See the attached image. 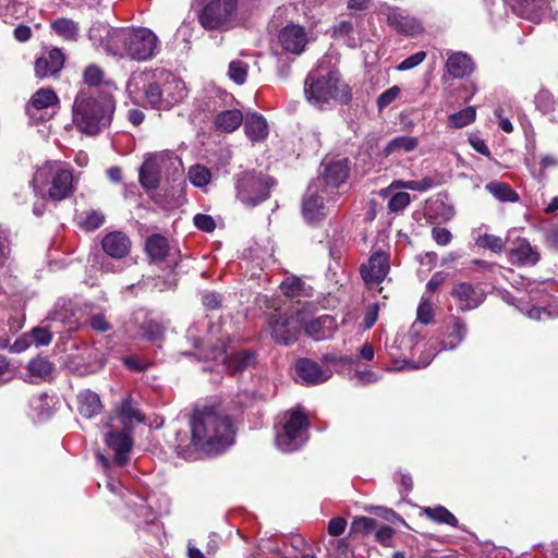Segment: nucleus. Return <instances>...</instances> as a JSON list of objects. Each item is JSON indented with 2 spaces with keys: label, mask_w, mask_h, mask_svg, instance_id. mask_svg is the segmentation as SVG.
<instances>
[{
  "label": "nucleus",
  "mask_w": 558,
  "mask_h": 558,
  "mask_svg": "<svg viewBox=\"0 0 558 558\" xmlns=\"http://www.w3.org/2000/svg\"><path fill=\"white\" fill-rule=\"evenodd\" d=\"M191 437L177 434L179 454L190 447L206 453H220L234 441V429L230 417L214 408L196 409L190 417Z\"/></svg>",
  "instance_id": "1"
},
{
  "label": "nucleus",
  "mask_w": 558,
  "mask_h": 558,
  "mask_svg": "<svg viewBox=\"0 0 558 558\" xmlns=\"http://www.w3.org/2000/svg\"><path fill=\"white\" fill-rule=\"evenodd\" d=\"M114 108L113 95L80 89L72 106L73 123L82 133L95 135L110 124Z\"/></svg>",
  "instance_id": "2"
},
{
  "label": "nucleus",
  "mask_w": 558,
  "mask_h": 558,
  "mask_svg": "<svg viewBox=\"0 0 558 558\" xmlns=\"http://www.w3.org/2000/svg\"><path fill=\"white\" fill-rule=\"evenodd\" d=\"M144 420L142 413L132 404L130 398L110 414L104 424L105 444L114 452V463L122 466L129 461V452L133 447L131 438L135 423Z\"/></svg>",
  "instance_id": "3"
},
{
  "label": "nucleus",
  "mask_w": 558,
  "mask_h": 558,
  "mask_svg": "<svg viewBox=\"0 0 558 558\" xmlns=\"http://www.w3.org/2000/svg\"><path fill=\"white\" fill-rule=\"evenodd\" d=\"M304 94L306 99L315 105L327 104L330 100L348 102L351 98L348 85L341 82L339 72L333 69L328 56L320 59L316 69L308 73Z\"/></svg>",
  "instance_id": "4"
},
{
  "label": "nucleus",
  "mask_w": 558,
  "mask_h": 558,
  "mask_svg": "<svg viewBox=\"0 0 558 558\" xmlns=\"http://www.w3.org/2000/svg\"><path fill=\"white\" fill-rule=\"evenodd\" d=\"M33 186L34 191L44 197L61 202L74 192L73 169L63 161H47L36 170Z\"/></svg>",
  "instance_id": "5"
},
{
  "label": "nucleus",
  "mask_w": 558,
  "mask_h": 558,
  "mask_svg": "<svg viewBox=\"0 0 558 558\" xmlns=\"http://www.w3.org/2000/svg\"><path fill=\"white\" fill-rule=\"evenodd\" d=\"M96 49L117 60L146 61L158 51V37H95Z\"/></svg>",
  "instance_id": "6"
},
{
  "label": "nucleus",
  "mask_w": 558,
  "mask_h": 558,
  "mask_svg": "<svg viewBox=\"0 0 558 558\" xmlns=\"http://www.w3.org/2000/svg\"><path fill=\"white\" fill-rule=\"evenodd\" d=\"M307 417L299 410L284 414L281 425L276 429L275 444L282 452H293L300 449L308 439Z\"/></svg>",
  "instance_id": "7"
},
{
  "label": "nucleus",
  "mask_w": 558,
  "mask_h": 558,
  "mask_svg": "<svg viewBox=\"0 0 558 558\" xmlns=\"http://www.w3.org/2000/svg\"><path fill=\"white\" fill-rule=\"evenodd\" d=\"M272 179L260 172L246 171L235 177L236 198L245 206L254 207L269 197Z\"/></svg>",
  "instance_id": "8"
},
{
  "label": "nucleus",
  "mask_w": 558,
  "mask_h": 558,
  "mask_svg": "<svg viewBox=\"0 0 558 558\" xmlns=\"http://www.w3.org/2000/svg\"><path fill=\"white\" fill-rule=\"evenodd\" d=\"M468 333V326L465 322L457 316H450L448 320V325L445 332V338L440 342L439 351L454 350L457 349L465 339ZM438 353V350L435 348H429L427 352L418 359L416 363L405 362L404 366L398 367V369H403L405 366L408 368H423L429 365L433 359Z\"/></svg>",
  "instance_id": "9"
},
{
  "label": "nucleus",
  "mask_w": 558,
  "mask_h": 558,
  "mask_svg": "<svg viewBox=\"0 0 558 558\" xmlns=\"http://www.w3.org/2000/svg\"><path fill=\"white\" fill-rule=\"evenodd\" d=\"M305 311L296 310L291 314H274L268 324L271 328V338L276 343L289 345L295 342L303 329Z\"/></svg>",
  "instance_id": "10"
},
{
  "label": "nucleus",
  "mask_w": 558,
  "mask_h": 558,
  "mask_svg": "<svg viewBox=\"0 0 558 558\" xmlns=\"http://www.w3.org/2000/svg\"><path fill=\"white\" fill-rule=\"evenodd\" d=\"M235 16V0H213L204 7L199 22L207 31H227Z\"/></svg>",
  "instance_id": "11"
},
{
  "label": "nucleus",
  "mask_w": 558,
  "mask_h": 558,
  "mask_svg": "<svg viewBox=\"0 0 558 558\" xmlns=\"http://www.w3.org/2000/svg\"><path fill=\"white\" fill-rule=\"evenodd\" d=\"M199 359L215 360L223 364L229 373L242 372L254 363L255 355L248 350H242L228 354L226 341L220 340V344L214 345L206 351L198 353Z\"/></svg>",
  "instance_id": "12"
},
{
  "label": "nucleus",
  "mask_w": 558,
  "mask_h": 558,
  "mask_svg": "<svg viewBox=\"0 0 558 558\" xmlns=\"http://www.w3.org/2000/svg\"><path fill=\"white\" fill-rule=\"evenodd\" d=\"M295 372L303 384L315 386L325 383L332 376L330 368H323L311 359H300L295 363Z\"/></svg>",
  "instance_id": "13"
},
{
  "label": "nucleus",
  "mask_w": 558,
  "mask_h": 558,
  "mask_svg": "<svg viewBox=\"0 0 558 558\" xmlns=\"http://www.w3.org/2000/svg\"><path fill=\"white\" fill-rule=\"evenodd\" d=\"M451 295L458 302V306L461 311H471L478 307L485 300V294L478 287H474L469 282L457 283Z\"/></svg>",
  "instance_id": "14"
},
{
  "label": "nucleus",
  "mask_w": 558,
  "mask_h": 558,
  "mask_svg": "<svg viewBox=\"0 0 558 558\" xmlns=\"http://www.w3.org/2000/svg\"><path fill=\"white\" fill-rule=\"evenodd\" d=\"M389 270V256L383 252L374 253L367 264L361 266L360 272L366 283H379Z\"/></svg>",
  "instance_id": "15"
},
{
  "label": "nucleus",
  "mask_w": 558,
  "mask_h": 558,
  "mask_svg": "<svg viewBox=\"0 0 558 558\" xmlns=\"http://www.w3.org/2000/svg\"><path fill=\"white\" fill-rule=\"evenodd\" d=\"M105 73L96 64L87 65L83 71V86L80 89H94L97 95H113L117 87L109 81H104Z\"/></svg>",
  "instance_id": "16"
},
{
  "label": "nucleus",
  "mask_w": 558,
  "mask_h": 558,
  "mask_svg": "<svg viewBox=\"0 0 558 558\" xmlns=\"http://www.w3.org/2000/svg\"><path fill=\"white\" fill-rule=\"evenodd\" d=\"M303 329L307 336L318 341L331 337L337 329V324L330 315H320L307 320V313L305 312Z\"/></svg>",
  "instance_id": "17"
},
{
  "label": "nucleus",
  "mask_w": 558,
  "mask_h": 558,
  "mask_svg": "<svg viewBox=\"0 0 558 558\" xmlns=\"http://www.w3.org/2000/svg\"><path fill=\"white\" fill-rule=\"evenodd\" d=\"M509 262L518 266H533L539 260L538 252L525 239H518L508 251Z\"/></svg>",
  "instance_id": "18"
},
{
  "label": "nucleus",
  "mask_w": 558,
  "mask_h": 558,
  "mask_svg": "<svg viewBox=\"0 0 558 558\" xmlns=\"http://www.w3.org/2000/svg\"><path fill=\"white\" fill-rule=\"evenodd\" d=\"M59 104V97L52 88H40L31 98L26 111L32 119L41 120L44 117L37 113L44 109L56 107Z\"/></svg>",
  "instance_id": "19"
},
{
  "label": "nucleus",
  "mask_w": 558,
  "mask_h": 558,
  "mask_svg": "<svg viewBox=\"0 0 558 558\" xmlns=\"http://www.w3.org/2000/svg\"><path fill=\"white\" fill-rule=\"evenodd\" d=\"M306 37H270L269 46L275 56L301 54L306 46Z\"/></svg>",
  "instance_id": "20"
},
{
  "label": "nucleus",
  "mask_w": 558,
  "mask_h": 558,
  "mask_svg": "<svg viewBox=\"0 0 558 558\" xmlns=\"http://www.w3.org/2000/svg\"><path fill=\"white\" fill-rule=\"evenodd\" d=\"M101 245L107 255L120 259L130 252L131 241L123 232L113 231L102 239Z\"/></svg>",
  "instance_id": "21"
},
{
  "label": "nucleus",
  "mask_w": 558,
  "mask_h": 558,
  "mask_svg": "<svg viewBox=\"0 0 558 558\" xmlns=\"http://www.w3.org/2000/svg\"><path fill=\"white\" fill-rule=\"evenodd\" d=\"M446 71L453 78H463L474 71V62L464 52H452L446 61Z\"/></svg>",
  "instance_id": "22"
},
{
  "label": "nucleus",
  "mask_w": 558,
  "mask_h": 558,
  "mask_svg": "<svg viewBox=\"0 0 558 558\" xmlns=\"http://www.w3.org/2000/svg\"><path fill=\"white\" fill-rule=\"evenodd\" d=\"M244 133L252 142H263L269 130L266 119L257 112H247L243 120Z\"/></svg>",
  "instance_id": "23"
},
{
  "label": "nucleus",
  "mask_w": 558,
  "mask_h": 558,
  "mask_svg": "<svg viewBox=\"0 0 558 558\" xmlns=\"http://www.w3.org/2000/svg\"><path fill=\"white\" fill-rule=\"evenodd\" d=\"M162 92L166 108L181 102L187 95L184 82L170 73L167 74Z\"/></svg>",
  "instance_id": "24"
},
{
  "label": "nucleus",
  "mask_w": 558,
  "mask_h": 558,
  "mask_svg": "<svg viewBox=\"0 0 558 558\" xmlns=\"http://www.w3.org/2000/svg\"><path fill=\"white\" fill-rule=\"evenodd\" d=\"M323 179L326 184L331 186H339L349 175V167L345 159L331 160L323 162Z\"/></svg>",
  "instance_id": "25"
},
{
  "label": "nucleus",
  "mask_w": 558,
  "mask_h": 558,
  "mask_svg": "<svg viewBox=\"0 0 558 558\" xmlns=\"http://www.w3.org/2000/svg\"><path fill=\"white\" fill-rule=\"evenodd\" d=\"M323 197L314 191V184L308 186L303 201V216L308 222H316L325 216Z\"/></svg>",
  "instance_id": "26"
},
{
  "label": "nucleus",
  "mask_w": 558,
  "mask_h": 558,
  "mask_svg": "<svg viewBox=\"0 0 558 558\" xmlns=\"http://www.w3.org/2000/svg\"><path fill=\"white\" fill-rule=\"evenodd\" d=\"M161 175V170L156 163L153 154L147 155L138 174L142 186L146 190L156 189L160 182Z\"/></svg>",
  "instance_id": "27"
},
{
  "label": "nucleus",
  "mask_w": 558,
  "mask_h": 558,
  "mask_svg": "<svg viewBox=\"0 0 558 558\" xmlns=\"http://www.w3.org/2000/svg\"><path fill=\"white\" fill-rule=\"evenodd\" d=\"M102 404L99 396L92 390H83L77 395V410L81 415L92 418L100 413Z\"/></svg>",
  "instance_id": "28"
},
{
  "label": "nucleus",
  "mask_w": 558,
  "mask_h": 558,
  "mask_svg": "<svg viewBox=\"0 0 558 558\" xmlns=\"http://www.w3.org/2000/svg\"><path fill=\"white\" fill-rule=\"evenodd\" d=\"M153 156L161 170V174L173 177L175 173L182 172V161L173 151H157Z\"/></svg>",
  "instance_id": "29"
},
{
  "label": "nucleus",
  "mask_w": 558,
  "mask_h": 558,
  "mask_svg": "<svg viewBox=\"0 0 558 558\" xmlns=\"http://www.w3.org/2000/svg\"><path fill=\"white\" fill-rule=\"evenodd\" d=\"M244 117L239 109L223 110L216 116L215 125L221 132L231 133L243 123Z\"/></svg>",
  "instance_id": "30"
},
{
  "label": "nucleus",
  "mask_w": 558,
  "mask_h": 558,
  "mask_svg": "<svg viewBox=\"0 0 558 558\" xmlns=\"http://www.w3.org/2000/svg\"><path fill=\"white\" fill-rule=\"evenodd\" d=\"M388 22L395 29L403 35H416L422 27L415 17L393 12L388 16Z\"/></svg>",
  "instance_id": "31"
},
{
  "label": "nucleus",
  "mask_w": 558,
  "mask_h": 558,
  "mask_svg": "<svg viewBox=\"0 0 558 558\" xmlns=\"http://www.w3.org/2000/svg\"><path fill=\"white\" fill-rule=\"evenodd\" d=\"M90 33H104L106 35H155L146 27H121L117 28L106 22L97 21L90 27Z\"/></svg>",
  "instance_id": "32"
},
{
  "label": "nucleus",
  "mask_w": 558,
  "mask_h": 558,
  "mask_svg": "<svg viewBox=\"0 0 558 558\" xmlns=\"http://www.w3.org/2000/svg\"><path fill=\"white\" fill-rule=\"evenodd\" d=\"M145 250L153 260H162L169 251L168 240L161 234H153L146 240Z\"/></svg>",
  "instance_id": "33"
},
{
  "label": "nucleus",
  "mask_w": 558,
  "mask_h": 558,
  "mask_svg": "<svg viewBox=\"0 0 558 558\" xmlns=\"http://www.w3.org/2000/svg\"><path fill=\"white\" fill-rule=\"evenodd\" d=\"M151 78V73L148 71H135L131 74L126 83V92L132 99H136L141 92H144L147 83Z\"/></svg>",
  "instance_id": "34"
},
{
  "label": "nucleus",
  "mask_w": 558,
  "mask_h": 558,
  "mask_svg": "<svg viewBox=\"0 0 558 558\" xmlns=\"http://www.w3.org/2000/svg\"><path fill=\"white\" fill-rule=\"evenodd\" d=\"M485 189L500 202H517L519 196L508 183L500 181H492L486 184Z\"/></svg>",
  "instance_id": "35"
},
{
  "label": "nucleus",
  "mask_w": 558,
  "mask_h": 558,
  "mask_svg": "<svg viewBox=\"0 0 558 558\" xmlns=\"http://www.w3.org/2000/svg\"><path fill=\"white\" fill-rule=\"evenodd\" d=\"M423 513L430 520L447 524L452 527L458 526V519L445 507L437 506V507H426L423 509Z\"/></svg>",
  "instance_id": "36"
},
{
  "label": "nucleus",
  "mask_w": 558,
  "mask_h": 558,
  "mask_svg": "<svg viewBox=\"0 0 558 558\" xmlns=\"http://www.w3.org/2000/svg\"><path fill=\"white\" fill-rule=\"evenodd\" d=\"M418 145V141L416 137L413 136H398L393 140H391L386 148L385 153L386 155H390L393 153H410L414 150Z\"/></svg>",
  "instance_id": "37"
},
{
  "label": "nucleus",
  "mask_w": 558,
  "mask_h": 558,
  "mask_svg": "<svg viewBox=\"0 0 558 558\" xmlns=\"http://www.w3.org/2000/svg\"><path fill=\"white\" fill-rule=\"evenodd\" d=\"M77 220L83 229L93 231L104 225L105 215L100 210L89 209L78 214Z\"/></svg>",
  "instance_id": "38"
},
{
  "label": "nucleus",
  "mask_w": 558,
  "mask_h": 558,
  "mask_svg": "<svg viewBox=\"0 0 558 558\" xmlns=\"http://www.w3.org/2000/svg\"><path fill=\"white\" fill-rule=\"evenodd\" d=\"M73 312L71 308V302L59 301L56 303L53 311L50 314V319L53 322H60L63 325H68L69 328H73L75 320L72 319Z\"/></svg>",
  "instance_id": "39"
},
{
  "label": "nucleus",
  "mask_w": 558,
  "mask_h": 558,
  "mask_svg": "<svg viewBox=\"0 0 558 558\" xmlns=\"http://www.w3.org/2000/svg\"><path fill=\"white\" fill-rule=\"evenodd\" d=\"M73 312L71 308V302L59 301L56 303L53 311L50 314V319L53 322H60L63 325H68L69 328H73L75 320L72 319Z\"/></svg>",
  "instance_id": "40"
},
{
  "label": "nucleus",
  "mask_w": 558,
  "mask_h": 558,
  "mask_svg": "<svg viewBox=\"0 0 558 558\" xmlns=\"http://www.w3.org/2000/svg\"><path fill=\"white\" fill-rule=\"evenodd\" d=\"M476 118V110L474 107H466L459 112L452 113L448 117V125L453 129H461L471 124Z\"/></svg>",
  "instance_id": "41"
},
{
  "label": "nucleus",
  "mask_w": 558,
  "mask_h": 558,
  "mask_svg": "<svg viewBox=\"0 0 558 558\" xmlns=\"http://www.w3.org/2000/svg\"><path fill=\"white\" fill-rule=\"evenodd\" d=\"M144 96L148 105L153 108L166 109L162 87L156 82H148L145 89Z\"/></svg>",
  "instance_id": "42"
},
{
  "label": "nucleus",
  "mask_w": 558,
  "mask_h": 558,
  "mask_svg": "<svg viewBox=\"0 0 558 558\" xmlns=\"http://www.w3.org/2000/svg\"><path fill=\"white\" fill-rule=\"evenodd\" d=\"M52 364L45 357H37L29 361L27 372L31 377L45 379L52 372Z\"/></svg>",
  "instance_id": "43"
},
{
  "label": "nucleus",
  "mask_w": 558,
  "mask_h": 558,
  "mask_svg": "<svg viewBox=\"0 0 558 558\" xmlns=\"http://www.w3.org/2000/svg\"><path fill=\"white\" fill-rule=\"evenodd\" d=\"M248 64L242 60H232L228 66V77L236 85H243L246 82Z\"/></svg>",
  "instance_id": "44"
},
{
  "label": "nucleus",
  "mask_w": 558,
  "mask_h": 558,
  "mask_svg": "<svg viewBox=\"0 0 558 558\" xmlns=\"http://www.w3.org/2000/svg\"><path fill=\"white\" fill-rule=\"evenodd\" d=\"M535 104L543 113L550 114L553 120L556 118L553 113L558 109V102L548 90H539L535 96Z\"/></svg>",
  "instance_id": "45"
},
{
  "label": "nucleus",
  "mask_w": 558,
  "mask_h": 558,
  "mask_svg": "<svg viewBox=\"0 0 558 558\" xmlns=\"http://www.w3.org/2000/svg\"><path fill=\"white\" fill-rule=\"evenodd\" d=\"M189 179L193 185L197 187H204L209 183L211 173L206 167L195 165L192 166L189 170Z\"/></svg>",
  "instance_id": "46"
},
{
  "label": "nucleus",
  "mask_w": 558,
  "mask_h": 558,
  "mask_svg": "<svg viewBox=\"0 0 558 558\" xmlns=\"http://www.w3.org/2000/svg\"><path fill=\"white\" fill-rule=\"evenodd\" d=\"M475 243L478 247L488 248L494 253H500L505 248V241L494 234H482L475 239Z\"/></svg>",
  "instance_id": "47"
},
{
  "label": "nucleus",
  "mask_w": 558,
  "mask_h": 558,
  "mask_svg": "<svg viewBox=\"0 0 558 558\" xmlns=\"http://www.w3.org/2000/svg\"><path fill=\"white\" fill-rule=\"evenodd\" d=\"M11 258V240L9 231L0 227V270L9 266Z\"/></svg>",
  "instance_id": "48"
},
{
  "label": "nucleus",
  "mask_w": 558,
  "mask_h": 558,
  "mask_svg": "<svg viewBox=\"0 0 558 558\" xmlns=\"http://www.w3.org/2000/svg\"><path fill=\"white\" fill-rule=\"evenodd\" d=\"M329 558H349V545L347 539H330L326 545Z\"/></svg>",
  "instance_id": "49"
},
{
  "label": "nucleus",
  "mask_w": 558,
  "mask_h": 558,
  "mask_svg": "<svg viewBox=\"0 0 558 558\" xmlns=\"http://www.w3.org/2000/svg\"><path fill=\"white\" fill-rule=\"evenodd\" d=\"M434 310L429 299L422 296L416 311V323L428 325L434 320Z\"/></svg>",
  "instance_id": "50"
},
{
  "label": "nucleus",
  "mask_w": 558,
  "mask_h": 558,
  "mask_svg": "<svg viewBox=\"0 0 558 558\" xmlns=\"http://www.w3.org/2000/svg\"><path fill=\"white\" fill-rule=\"evenodd\" d=\"M280 289L288 296H299L304 289V283L300 278L288 277L281 282Z\"/></svg>",
  "instance_id": "51"
},
{
  "label": "nucleus",
  "mask_w": 558,
  "mask_h": 558,
  "mask_svg": "<svg viewBox=\"0 0 558 558\" xmlns=\"http://www.w3.org/2000/svg\"><path fill=\"white\" fill-rule=\"evenodd\" d=\"M392 185L407 190L424 192L433 186V180L426 177L422 180L395 181Z\"/></svg>",
  "instance_id": "52"
},
{
  "label": "nucleus",
  "mask_w": 558,
  "mask_h": 558,
  "mask_svg": "<svg viewBox=\"0 0 558 558\" xmlns=\"http://www.w3.org/2000/svg\"><path fill=\"white\" fill-rule=\"evenodd\" d=\"M51 27L59 35H75L80 31L77 24L70 19H58Z\"/></svg>",
  "instance_id": "53"
},
{
  "label": "nucleus",
  "mask_w": 558,
  "mask_h": 558,
  "mask_svg": "<svg viewBox=\"0 0 558 558\" xmlns=\"http://www.w3.org/2000/svg\"><path fill=\"white\" fill-rule=\"evenodd\" d=\"M32 343L36 345H47L51 342L52 335L49 328L47 327H36L31 333H28Z\"/></svg>",
  "instance_id": "54"
},
{
  "label": "nucleus",
  "mask_w": 558,
  "mask_h": 558,
  "mask_svg": "<svg viewBox=\"0 0 558 558\" xmlns=\"http://www.w3.org/2000/svg\"><path fill=\"white\" fill-rule=\"evenodd\" d=\"M401 89L399 86L395 85L384 93H381L377 98V108L379 111L384 110L386 107H388L390 104H392L398 96L400 95Z\"/></svg>",
  "instance_id": "55"
},
{
  "label": "nucleus",
  "mask_w": 558,
  "mask_h": 558,
  "mask_svg": "<svg viewBox=\"0 0 558 558\" xmlns=\"http://www.w3.org/2000/svg\"><path fill=\"white\" fill-rule=\"evenodd\" d=\"M377 527V522L373 518L360 517L355 518L352 522V530L354 532L371 533Z\"/></svg>",
  "instance_id": "56"
},
{
  "label": "nucleus",
  "mask_w": 558,
  "mask_h": 558,
  "mask_svg": "<svg viewBox=\"0 0 558 558\" xmlns=\"http://www.w3.org/2000/svg\"><path fill=\"white\" fill-rule=\"evenodd\" d=\"M410 204V195L407 192H398L389 199L388 207L391 211H400Z\"/></svg>",
  "instance_id": "57"
},
{
  "label": "nucleus",
  "mask_w": 558,
  "mask_h": 558,
  "mask_svg": "<svg viewBox=\"0 0 558 558\" xmlns=\"http://www.w3.org/2000/svg\"><path fill=\"white\" fill-rule=\"evenodd\" d=\"M426 58L425 51H418L408 58H405L401 63L397 65L398 71H408L411 70L418 64H421Z\"/></svg>",
  "instance_id": "58"
},
{
  "label": "nucleus",
  "mask_w": 558,
  "mask_h": 558,
  "mask_svg": "<svg viewBox=\"0 0 558 558\" xmlns=\"http://www.w3.org/2000/svg\"><path fill=\"white\" fill-rule=\"evenodd\" d=\"M527 317L532 319H541L543 316L547 317H557L558 316V310L554 308L553 305H549L548 307H539V306H533L526 312Z\"/></svg>",
  "instance_id": "59"
},
{
  "label": "nucleus",
  "mask_w": 558,
  "mask_h": 558,
  "mask_svg": "<svg viewBox=\"0 0 558 558\" xmlns=\"http://www.w3.org/2000/svg\"><path fill=\"white\" fill-rule=\"evenodd\" d=\"M194 225L197 229L205 232H211L216 228V222L213 217L204 214H197L194 217Z\"/></svg>",
  "instance_id": "60"
},
{
  "label": "nucleus",
  "mask_w": 558,
  "mask_h": 558,
  "mask_svg": "<svg viewBox=\"0 0 558 558\" xmlns=\"http://www.w3.org/2000/svg\"><path fill=\"white\" fill-rule=\"evenodd\" d=\"M35 73L38 77L44 78L53 75L58 72L52 71V69H50V63L48 62V59L46 57H40L36 60Z\"/></svg>",
  "instance_id": "61"
},
{
  "label": "nucleus",
  "mask_w": 558,
  "mask_h": 558,
  "mask_svg": "<svg viewBox=\"0 0 558 558\" xmlns=\"http://www.w3.org/2000/svg\"><path fill=\"white\" fill-rule=\"evenodd\" d=\"M46 58L48 59V62L50 63V69H52V71L59 72L63 68L64 56L60 49H51L48 53V57Z\"/></svg>",
  "instance_id": "62"
},
{
  "label": "nucleus",
  "mask_w": 558,
  "mask_h": 558,
  "mask_svg": "<svg viewBox=\"0 0 558 558\" xmlns=\"http://www.w3.org/2000/svg\"><path fill=\"white\" fill-rule=\"evenodd\" d=\"M395 530L389 525H381L376 530L375 537L384 546H390Z\"/></svg>",
  "instance_id": "63"
},
{
  "label": "nucleus",
  "mask_w": 558,
  "mask_h": 558,
  "mask_svg": "<svg viewBox=\"0 0 558 558\" xmlns=\"http://www.w3.org/2000/svg\"><path fill=\"white\" fill-rule=\"evenodd\" d=\"M432 236L439 245H448L452 240L451 232L448 229L440 227L433 228Z\"/></svg>",
  "instance_id": "64"
}]
</instances>
